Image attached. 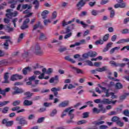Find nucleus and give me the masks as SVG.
Listing matches in <instances>:
<instances>
[{
	"label": "nucleus",
	"instance_id": "1",
	"mask_svg": "<svg viewBox=\"0 0 129 129\" xmlns=\"http://www.w3.org/2000/svg\"><path fill=\"white\" fill-rule=\"evenodd\" d=\"M98 108L99 109L95 107L93 109V112L95 113H100V111H101L102 113H104L106 111V109L104 108V106L102 104H98Z\"/></svg>",
	"mask_w": 129,
	"mask_h": 129
},
{
	"label": "nucleus",
	"instance_id": "2",
	"mask_svg": "<svg viewBox=\"0 0 129 129\" xmlns=\"http://www.w3.org/2000/svg\"><path fill=\"white\" fill-rule=\"evenodd\" d=\"M13 9H8L6 10V12L8 13L6 15L7 18L11 19L12 17H17L18 16V11H14V12H13Z\"/></svg>",
	"mask_w": 129,
	"mask_h": 129
},
{
	"label": "nucleus",
	"instance_id": "3",
	"mask_svg": "<svg viewBox=\"0 0 129 129\" xmlns=\"http://www.w3.org/2000/svg\"><path fill=\"white\" fill-rule=\"evenodd\" d=\"M16 120L19 121V124H21V125H27L28 124V121L26 120V118L25 117H17L16 118Z\"/></svg>",
	"mask_w": 129,
	"mask_h": 129
},
{
	"label": "nucleus",
	"instance_id": "4",
	"mask_svg": "<svg viewBox=\"0 0 129 129\" xmlns=\"http://www.w3.org/2000/svg\"><path fill=\"white\" fill-rule=\"evenodd\" d=\"M12 89L14 90V91L12 93L13 95H16V94H19L20 93H23L24 92V90L22 89H20L18 87H14Z\"/></svg>",
	"mask_w": 129,
	"mask_h": 129
},
{
	"label": "nucleus",
	"instance_id": "5",
	"mask_svg": "<svg viewBox=\"0 0 129 129\" xmlns=\"http://www.w3.org/2000/svg\"><path fill=\"white\" fill-rule=\"evenodd\" d=\"M74 111V109H71V107H69L64 110V112H69V115L71 119L74 118V114H73Z\"/></svg>",
	"mask_w": 129,
	"mask_h": 129
},
{
	"label": "nucleus",
	"instance_id": "6",
	"mask_svg": "<svg viewBox=\"0 0 129 129\" xmlns=\"http://www.w3.org/2000/svg\"><path fill=\"white\" fill-rule=\"evenodd\" d=\"M9 43L11 44H13L12 37L10 36L5 40V42L4 43V46H5L4 49H6V50H8V49H9Z\"/></svg>",
	"mask_w": 129,
	"mask_h": 129
},
{
	"label": "nucleus",
	"instance_id": "7",
	"mask_svg": "<svg viewBox=\"0 0 129 129\" xmlns=\"http://www.w3.org/2000/svg\"><path fill=\"white\" fill-rule=\"evenodd\" d=\"M99 87H100V88H101V89H102L103 92H104V93L105 94V97H109V96H110V93H109V89H106V88L104 87H102L101 85H98Z\"/></svg>",
	"mask_w": 129,
	"mask_h": 129
},
{
	"label": "nucleus",
	"instance_id": "8",
	"mask_svg": "<svg viewBox=\"0 0 129 129\" xmlns=\"http://www.w3.org/2000/svg\"><path fill=\"white\" fill-rule=\"evenodd\" d=\"M18 79H23V76L16 74L13 75L10 78L11 81H16V80H18Z\"/></svg>",
	"mask_w": 129,
	"mask_h": 129
},
{
	"label": "nucleus",
	"instance_id": "9",
	"mask_svg": "<svg viewBox=\"0 0 129 129\" xmlns=\"http://www.w3.org/2000/svg\"><path fill=\"white\" fill-rule=\"evenodd\" d=\"M59 83V76H55L54 77L51 78L49 80V83H55V84H57V83Z\"/></svg>",
	"mask_w": 129,
	"mask_h": 129
},
{
	"label": "nucleus",
	"instance_id": "10",
	"mask_svg": "<svg viewBox=\"0 0 129 129\" xmlns=\"http://www.w3.org/2000/svg\"><path fill=\"white\" fill-rule=\"evenodd\" d=\"M85 1L84 0H80L78 3L76 5V7L78 8V10H81V8L85 6Z\"/></svg>",
	"mask_w": 129,
	"mask_h": 129
},
{
	"label": "nucleus",
	"instance_id": "11",
	"mask_svg": "<svg viewBox=\"0 0 129 129\" xmlns=\"http://www.w3.org/2000/svg\"><path fill=\"white\" fill-rule=\"evenodd\" d=\"M39 28H40V29H43V25H42V24H41V22H38L37 23L35 24L33 26V29L32 31H36V30H37V29H39Z\"/></svg>",
	"mask_w": 129,
	"mask_h": 129
},
{
	"label": "nucleus",
	"instance_id": "12",
	"mask_svg": "<svg viewBox=\"0 0 129 129\" xmlns=\"http://www.w3.org/2000/svg\"><path fill=\"white\" fill-rule=\"evenodd\" d=\"M60 90H61V88H60V87H58L57 88L54 87L51 89V91L54 92V95L55 96V97L58 96L57 91H60Z\"/></svg>",
	"mask_w": 129,
	"mask_h": 129
},
{
	"label": "nucleus",
	"instance_id": "13",
	"mask_svg": "<svg viewBox=\"0 0 129 129\" xmlns=\"http://www.w3.org/2000/svg\"><path fill=\"white\" fill-rule=\"evenodd\" d=\"M11 90L10 88H6L5 89L3 90L2 88H0V94H2L3 96H6V92H10Z\"/></svg>",
	"mask_w": 129,
	"mask_h": 129
},
{
	"label": "nucleus",
	"instance_id": "14",
	"mask_svg": "<svg viewBox=\"0 0 129 129\" xmlns=\"http://www.w3.org/2000/svg\"><path fill=\"white\" fill-rule=\"evenodd\" d=\"M9 73H6L4 74V81L2 82V83H10V81H9V78H10V76H9Z\"/></svg>",
	"mask_w": 129,
	"mask_h": 129
},
{
	"label": "nucleus",
	"instance_id": "15",
	"mask_svg": "<svg viewBox=\"0 0 129 129\" xmlns=\"http://www.w3.org/2000/svg\"><path fill=\"white\" fill-rule=\"evenodd\" d=\"M31 71L32 68L28 67L23 69L22 73L24 75H27V74H28V72H31Z\"/></svg>",
	"mask_w": 129,
	"mask_h": 129
},
{
	"label": "nucleus",
	"instance_id": "16",
	"mask_svg": "<svg viewBox=\"0 0 129 129\" xmlns=\"http://www.w3.org/2000/svg\"><path fill=\"white\" fill-rule=\"evenodd\" d=\"M112 46V42H109L106 46V47L103 49L102 52L105 53L107 51H108L111 46Z\"/></svg>",
	"mask_w": 129,
	"mask_h": 129
},
{
	"label": "nucleus",
	"instance_id": "17",
	"mask_svg": "<svg viewBox=\"0 0 129 129\" xmlns=\"http://www.w3.org/2000/svg\"><path fill=\"white\" fill-rule=\"evenodd\" d=\"M31 50L36 53L37 51L41 50V47H40V45L36 44V45L32 46L31 48Z\"/></svg>",
	"mask_w": 129,
	"mask_h": 129
},
{
	"label": "nucleus",
	"instance_id": "18",
	"mask_svg": "<svg viewBox=\"0 0 129 129\" xmlns=\"http://www.w3.org/2000/svg\"><path fill=\"white\" fill-rule=\"evenodd\" d=\"M23 105L24 106H30L33 105V101L29 100H25L23 102Z\"/></svg>",
	"mask_w": 129,
	"mask_h": 129
},
{
	"label": "nucleus",
	"instance_id": "19",
	"mask_svg": "<svg viewBox=\"0 0 129 129\" xmlns=\"http://www.w3.org/2000/svg\"><path fill=\"white\" fill-rule=\"evenodd\" d=\"M115 9H118V8H125V3L116 4L114 5Z\"/></svg>",
	"mask_w": 129,
	"mask_h": 129
},
{
	"label": "nucleus",
	"instance_id": "20",
	"mask_svg": "<svg viewBox=\"0 0 129 129\" xmlns=\"http://www.w3.org/2000/svg\"><path fill=\"white\" fill-rule=\"evenodd\" d=\"M101 102L103 104H111V101H110L109 99L106 98L103 99Z\"/></svg>",
	"mask_w": 129,
	"mask_h": 129
},
{
	"label": "nucleus",
	"instance_id": "21",
	"mask_svg": "<svg viewBox=\"0 0 129 129\" xmlns=\"http://www.w3.org/2000/svg\"><path fill=\"white\" fill-rule=\"evenodd\" d=\"M33 5L34 6L35 10H38L39 9V7H40V3L38 0H35L33 2Z\"/></svg>",
	"mask_w": 129,
	"mask_h": 129
},
{
	"label": "nucleus",
	"instance_id": "22",
	"mask_svg": "<svg viewBox=\"0 0 129 129\" xmlns=\"http://www.w3.org/2000/svg\"><path fill=\"white\" fill-rule=\"evenodd\" d=\"M74 21H75V18L73 19L72 20L69 21L68 22H66V21H63L62 22V26L63 27H65V26H67L68 25L72 24V23L74 22Z\"/></svg>",
	"mask_w": 129,
	"mask_h": 129
},
{
	"label": "nucleus",
	"instance_id": "23",
	"mask_svg": "<svg viewBox=\"0 0 129 129\" xmlns=\"http://www.w3.org/2000/svg\"><path fill=\"white\" fill-rule=\"evenodd\" d=\"M68 104H69V101H64L59 104V107H65L66 106H68Z\"/></svg>",
	"mask_w": 129,
	"mask_h": 129
},
{
	"label": "nucleus",
	"instance_id": "24",
	"mask_svg": "<svg viewBox=\"0 0 129 129\" xmlns=\"http://www.w3.org/2000/svg\"><path fill=\"white\" fill-rule=\"evenodd\" d=\"M49 12L48 10L43 11L41 14L42 19L45 20V19H46L47 18V15H48V14H49Z\"/></svg>",
	"mask_w": 129,
	"mask_h": 129
},
{
	"label": "nucleus",
	"instance_id": "25",
	"mask_svg": "<svg viewBox=\"0 0 129 129\" xmlns=\"http://www.w3.org/2000/svg\"><path fill=\"white\" fill-rule=\"evenodd\" d=\"M64 59L65 60H67V61H69L70 62H71V63H73L74 64L76 62V61H75L74 59L71 58V57H70V56H65Z\"/></svg>",
	"mask_w": 129,
	"mask_h": 129
},
{
	"label": "nucleus",
	"instance_id": "26",
	"mask_svg": "<svg viewBox=\"0 0 129 129\" xmlns=\"http://www.w3.org/2000/svg\"><path fill=\"white\" fill-rule=\"evenodd\" d=\"M73 69H75V71L78 74H84V72L80 69L76 68L75 67L72 68Z\"/></svg>",
	"mask_w": 129,
	"mask_h": 129
},
{
	"label": "nucleus",
	"instance_id": "27",
	"mask_svg": "<svg viewBox=\"0 0 129 129\" xmlns=\"http://www.w3.org/2000/svg\"><path fill=\"white\" fill-rule=\"evenodd\" d=\"M89 56L91 57H94L97 56V53L95 51L89 52Z\"/></svg>",
	"mask_w": 129,
	"mask_h": 129
},
{
	"label": "nucleus",
	"instance_id": "28",
	"mask_svg": "<svg viewBox=\"0 0 129 129\" xmlns=\"http://www.w3.org/2000/svg\"><path fill=\"white\" fill-rule=\"evenodd\" d=\"M22 8L23 10H26V9H28V10H30L32 9V6L28 4H23L22 6Z\"/></svg>",
	"mask_w": 129,
	"mask_h": 129
},
{
	"label": "nucleus",
	"instance_id": "29",
	"mask_svg": "<svg viewBox=\"0 0 129 129\" xmlns=\"http://www.w3.org/2000/svg\"><path fill=\"white\" fill-rule=\"evenodd\" d=\"M47 37H46V36L45 35V34H44V33H41L40 37H39V40H40V41H44V40H47Z\"/></svg>",
	"mask_w": 129,
	"mask_h": 129
},
{
	"label": "nucleus",
	"instance_id": "30",
	"mask_svg": "<svg viewBox=\"0 0 129 129\" xmlns=\"http://www.w3.org/2000/svg\"><path fill=\"white\" fill-rule=\"evenodd\" d=\"M71 32V30H70V26H68L66 28V32H64L63 30L61 31V34H69Z\"/></svg>",
	"mask_w": 129,
	"mask_h": 129
},
{
	"label": "nucleus",
	"instance_id": "31",
	"mask_svg": "<svg viewBox=\"0 0 129 129\" xmlns=\"http://www.w3.org/2000/svg\"><path fill=\"white\" fill-rule=\"evenodd\" d=\"M115 87L116 89H121L123 87L122 84L120 83H117L115 85Z\"/></svg>",
	"mask_w": 129,
	"mask_h": 129
},
{
	"label": "nucleus",
	"instance_id": "32",
	"mask_svg": "<svg viewBox=\"0 0 129 129\" xmlns=\"http://www.w3.org/2000/svg\"><path fill=\"white\" fill-rule=\"evenodd\" d=\"M20 104H21V100H20L14 101L12 103L13 106H18Z\"/></svg>",
	"mask_w": 129,
	"mask_h": 129
},
{
	"label": "nucleus",
	"instance_id": "33",
	"mask_svg": "<svg viewBox=\"0 0 129 129\" xmlns=\"http://www.w3.org/2000/svg\"><path fill=\"white\" fill-rule=\"evenodd\" d=\"M10 103V101H5L3 102H0V107H3V106H5L7 105V104H9Z\"/></svg>",
	"mask_w": 129,
	"mask_h": 129
},
{
	"label": "nucleus",
	"instance_id": "34",
	"mask_svg": "<svg viewBox=\"0 0 129 129\" xmlns=\"http://www.w3.org/2000/svg\"><path fill=\"white\" fill-rule=\"evenodd\" d=\"M9 109H10V107L8 106H6L4 107L3 110H2V113H8V111H9Z\"/></svg>",
	"mask_w": 129,
	"mask_h": 129
},
{
	"label": "nucleus",
	"instance_id": "35",
	"mask_svg": "<svg viewBox=\"0 0 129 129\" xmlns=\"http://www.w3.org/2000/svg\"><path fill=\"white\" fill-rule=\"evenodd\" d=\"M66 50H67V48H66V47H63L62 46H60V48L58 49V51L60 53H63V52H65Z\"/></svg>",
	"mask_w": 129,
	"mask_h": 129
},
{
	"label": "nucleus",
	"instance_id": "36",
	"mask_svg": "<svg viewBox=\"0 0 129 129\" xmlns=\"http://www.w3.org/2000/svg\"><path fill=\"white\" fill-rule=\"evenodd\" d=\"M128 95L129 93H125L124 95L120 97V100H123V99H125L126 98V96H128Z\"/></svg>",
	"mask_w": 129,
	"mask_h": 129
},
{
	"label": "nucleus",
	"instance_id": "37",
	"mask_svg": "<svg viewBox=\"0 0 129 129\" xmlns=\"http://www.w3.org/2000/svg\"><path fill=\"white\" fill-rule=\"evenodd\" d=\"M116 124L118 125V126L121 127L123 126L124 123H123V122H121V121L119 119L118 120V121L116 122Z\"/></svg>",
	"mask_w": 129,
	"mask_h": 129
},
{
	"label": "nucleus",
	"instance_id": "38",
	"mask_svg": "<svg viewBox=\"0 0 129 129\" xmlns=\"http://www.w3.org/2000/svg\"><path fill=\"white\" fill-rule=\"evenodd\" d=\"M119 119V117L114 116L111 118V121H113V122H117Z\"/></svg>",
	"mask_w": 129,
	"mask_h": 129
},
{
	"label": "nucleus",
	"instance_id": "39",
	"mask_svg": "<svg viewBox=\"0 0 129 129\" xmlns=\"http://www.w3.org/2000/svg\"><path fill=\"white\" fill-rule=\"evenodd\" d=\"M24 95L27 96V97L25 98H30L32 95H33V94L31 93L30 92H27L24 93Z\"/></svg>",
	"mask_w": 129,
	"mask_h": 129
},
{
	"label": "nucleus",
	"instance_id": "40",
	"mask_svg": "<svg viewBox=\"0 0 129 129\" xmlns=\"http://www.w3.org/2000/svg\"><path fill=\"white\" fill-rule=\"evenodd\" d=\"M13 124H14V121L11 120L7 122V124H6V126L7 127L12 126Z\"/></svg>",
	"mask_w": 129,
	"mask_h": 129
},
{
	"label": "nucleus",
	"instance_id": "41",
	"mask_svg": "<svg viewBox=\"0 0 129 129\" xmlns=\"http://www.w3.org/2000/svg\"><path fill=\"white\" fill-rule=\"evenodd\" d=\"M115 85V84L114 83V82L111 81L110 82L109 84L107 85V87L108 88H111V87H113V86H114Z\"/></svg>",
	"mask_w": 129,
	"mask_h": 129
},
{
	"label": "nucleus",
	"instance_id": "42",
	"mask_svg": "<svg viewBox=\"0 0 129 129\" xmlns=\"http://www.w3.org/2000/svg\"><path fill=\"white\" fill-rule=\"evenodd\" d=\"M104 41L103 40H102V39H100V40H97L95 42V45H98V44H100V45H102V44H103L104 43Z\"/></svg>",
	"mask_w": 129,
	"mask_h": 129
},
{
	"label": "nucleus",
	"instance_id": "43",
	"mask_svg": "<svg viewBox=\"0 0 129 129\" xmlns=\"http://www.w3.org/2000/svg\"><path fill=\"white\" fill-rule=\"evenodd\" d=\"M109 64H110V65H111L112 66H114L115 67H117L118 66V63L115 62V61L113 60L110 61Z\"/></svg>",
	"mask_w": 129,
	"mask_h": 129
},
{
	"label": "nucleus",
	"instance_id": "44",
	"mask_svg": "<svg viewBox=\"0 0 129 129\" xmlns=\"http://www.w3.org/2000/svg\"><path fill=\"white\" fill-rule=\"evenodd\" d=\"M46 109L45 107H41L38 110H37V112H39V113H41V112H44V111H46Z\"/></svg>",
	"mask_w": 129,
	"mask_h": 129
},
{
	"label": "nucleus",
	"instance_id": "45",
	"mask_svg": "<svg viewBox=\"0 0 129 129\" xmlns=\"http://www.w3.org/2000/svg\"><path fill=\"white\" fill-rule=\"evenodd\" d=\"M55 114H57V110L56 109H54L52 111L49 115L50 116L53 117L54 116Z\"/></svg>",
	"mask_w": 129,
	"mask_h": 129
},
{
	"label": "nucleus",
	"instance_id": "46",
	"mask_svg": "<svg viewBox=\"0 0 129 129\" xmlns=\"http://www.w3.org/2000/svg\"><path fill=\"white\" fill-rule=\"evenodd\" d=\"M104 121H95V125H100L101 124H103V123H104Z\"/></svg>",
	"mask_w": 129,
	"mask_h": 129
},
{
	"label": "nucleus",
	"instance_id": "47",
	"mask_svg": "<svg viewBox=\"0 0 129 129\" xmlns=\"http://www.w3.org/2000/svg\"><path fill=\"white\" fill-rule=\"evenodd\" d=\"M22 39H24V33H21L19 35V37L17 41L18 43H20V42H21V41H22Z\"/></svg>",
	"mask_w": 129,
	"mask_h": 129
},
{
	"label": "nucleus",
	"instance_id": "48",
	"mask_svg": "<svg viewBox=\"0 0 129 129\" xmlns=\"http://www.w3.org/2000/svg\"><path fill=\"white\" fill-rule=\"evenodd\" d=\"M28 28H29V26L25 23H23L21 26V30H25V29H28Z\"/></svg>",
	"mask_w": 129,
	"mask_h": 129
},
{
	"label": "nucleus",
	"instance_id": "49",
	"mask_svg": "<svg viewBox=\"0 0 129 129\" xmlns=\"http://www.w3.org/2000/svg\"><path fill=\"white\" fill-rule=\"evenodd\" d=\"M108 38H109V34H106L103 37V41L106 42V41L108 40Z\"/></svg>",
	"mask_w": 129,
	"mask_h": 129
},
{
	"label": "nucleus",
	"instance_id": "50",
	"mask_svg": "<svg viewBox=\"0 0 129 129\" xmlns=\"http://www.w3.org/2000/svg\"><path fill=\"white\" fill-rule=\"evenodd\" d=\"M87 123V121L85 120H80L78 121L77 124L79 125H80V124H83L84 123Z\"/></svg>",
	"mask_w": 129,
	"mask_h": 129
},
{
	"label": "nucleus",
	"instance_id": "51",
	"mask_svg": "<svg viewBox=\"0 0 129 129\" xmlns=\"http://www.w3.org/2000/svg\"><path fill=\"white\" fill-rule=\"evenodd\" d=\"M91 14L93 16H97L98 15V11L95 10H93L91 11Z\"/></svg>",
	"mask_w": 129,
	"mask_h": 129
},
{
	"label": "nucleus",
	"instance_id": "52",
	"mask_svg": "<svg viewBox=\"0 0 129 129\" xmlns=\"http://www.w3.org/2000/svg\"><path fill=\"white\" fill-rule=\"evenodd\" d=\"M71 36H72V32H70L69 33L67 34L64 36V39H68V38H70V37H71Z\"/></svg>",
	"mask_w": 129,
	"mask_h": 129
},
{
	"label": "nucleus",
	"instance_id": "53",
	"mask_svg": "<svg viewBox=\"0 0 129 129\" xmlns=\"http://www.w3.org/2000/svg\"><path fill=\"white\" fill-rule=\"evenodd\" d=\"M89 56V52L86 53H84L82 55V57H83V58H84V59H88Z\"/></svg>",
	"mask_w": 129,
	"mask_h": 129
},
{
	"label": "nucleus",
	"instance_id": "54",
	"mask_svg": "<svg viewBox=\"0 0 129 129\" xmlns=\"http://www.w3.org/2000/svg\"><path fill=\"white\" fill-rule=\"evenodd\" d=\"M110 95H111V98H112V99H114L115 98H117V96L114 95V93L113 92H110Z\"/></svg>",
	"mask_w": 129,
	"mask_h": 129
},
{
	"label": "nucleus",
	"instance_id": "55",
	"mask_svg": "<svg viewBox=\"0 0 129 129\" xmlns=\"http://www.w3.org/2000/svg\"><path fill=\"white\" fill-rule=\"evenodd\" d=\"M21 109V107L16 106L11 109L12 111H16L17 110H19V109Z\"/></svg>",
	"mask_w": 129,
	"mask_h": 129
},
{
	"label": "nucleus",
	"instance_id": "56",
	"mask_svg": "<svg viewBox=\"0 0 129 129\" xmlns=\"http://www.w3.org/2000/svg\"><path fill=\"white\" fill-rule=\"evenodd\" d=\"M44 120H45V117H44L39 118L37 120V123H41V122H43V121H44Z\"/></svg>",
	"mask_w": 129,
	"mask_h": 129
},
{
	"label": "nucleus",
	"instance_id": "57",
	"mask_svg": "<svg viewBox=\"0 0 129 129\" xmlns=\"http://www.w3.org/2000/svg\"><path fill=\"white\" fill-rule=\"evenodd\" d=\"M35 118V115L33 114H30L28 117V119L31 120V119H34Z\"/></svg>",
	"mask_w": 129,
	"mask_h": 129
},
{
	"label": "nucleus",
	"instance_id": "58",
	"mask_svg": "<svg viewBox=\"0 0 129 129\" xmlns=\"http://www.w3.org/2000/svg\"><path fill=\"white\" fill-rule=\"evenodd\" d=\"M16 5H17V2H13L10 6V8L11 9H15L16 8Z\"/></svg>",
	"mask_w": 129,
	"mask_h": 129
},
{
	"label": "nucleus",
	"instance_id": "59",
	"mask_svg": "<svg viewBox=\"0 0 129 129\" xmlns=\"http://www.w3.org/2000/svg\"><path fill=\"white\" fill-rule=\"evenodd\" d=\"M87 15V12L86 11H83L80 15L79 16L80 17H84L85 16Z\"/></svg>",
	"mask_w": 129,
	"mask_h": 129
},
{
	"label": "nucleus",
	"instance_id": "60",
	"mask_svg": "<svg viewBox=\"0 0 129 129\" xmlns=\"http://www.w3.org/2000/svg\"><path fill=\"white\" fill-rule=\"evenodd\" d=\"M108 2H109V0H102L101 2H100V5H106V4H107Z\"/></svg>",
	"mask_w": 129,
	"mask_h": 129
},
{
	"label": "nucleus",
	"instance_id": "61",
	"mask_svg": "<svg viewBox=\"0 0 129 129\" xmlns=\"http://www.w3.org/2000/svg\"><path fill=\"white\" fill-rule=\"evenodd\" d=\"M122 34H128L129 30L128 29H124L121 31Z\"/></svg>",
	"mask_w": 129,
	"mask_h": 129
},
{
	"label": "nucleus",
	"instance_id": "62",
	"mask_svg": "<svg viewBox=\"0 0 129 129\" xmlns=\"http://www.w3.org/2000/svg\"><path fill=\"white\" fill-rule=\"evenodd\" d=\"M100 129H107L108 128V125H101L99 126Z\"/></svg>",
	"mask_w": 129,
	"mask_h": 129
},
{
	"label": "nucleus",
	"instance_id": "63",
	"mask_svg": "<svg viewBox=\"0 0 129 129\" xmlns=\"http://www.w3.org/2000/svg\"><path fill=\"white\" fill-rule=\"evenodd\" d=\"M115 15L114 13V10H112L110 12V18H113L114 17V15Z\"/></svg>",
	"mask_w": 129,
	"mask_h": 129
},
{
	"label": "nucleus",
	"instance_id": "64",
	"mask_svg": "<svg viewBox=\"0 0 129 129\" xmlns=\"http://www.w3.org/2000/svg\"><path fill=\"white\" fill-rule=\"evenodd\" d=\"M43 52L42 51V50H39L38 51H37L36 52H35V53L37 54V55H43Z\"/></svg>",
	"mask_w": 129,
	"mask_h": 129
}]
</instances>
